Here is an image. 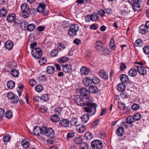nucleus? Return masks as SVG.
I'll return each mask as SVG.
<instances>
[{
  "label": "nucleus",
  "instance_id": "4c0bfd02",
  "mask_svg": "<svg viewBox=\"0 0 149 149\" xmlns=\"http://www.w3.org/2000/svg\"><path fill=\"white\" fill-rule=\"evenodd\" d=\"M80 148L81 149H88V145L85 142H82L80 144Z\"/></svg>",
  "mask_w": 149,
  "mask_h": 149
},
{
  "label": "nucleus",
  "instance_id": "49530a36",
  "mask_svg": "<svg viewBox=\"0 0 149 149\" xmlns=\"http://www.w3.org/2000/svg\"><path fill=\"white\" fill-rule=\"evenodd\" d=\"M10 137L9 134L4 135L3 138V140L4 142H8L10 140Z\"/></svg>",
  "mask_w": 149,
  "mask_h": 149
},
{
  "label": "nucleus",
  "instance_id": "c03bdc74",
  "mask_svg": "<svg viewBox=\"0 0 149 149\" xmlns=\"http://www.w3.org/2000/svg\"><path fill=\"white\" fill-rule=\"evenodd\" d=\"M142 44V41L140 39H137L134 45L136 46H141Z\"/></svg>",
  "mask_w": 149,
  "mask_h": 149
},
{
  "label": "nucleus",
  "instance_id": "c9c22d12",
  "mask_svg": "<svg viewBox=\"0 0 149 149\" xmlns=\"http://www.w3.org/2000/svg\"><path fill=\"white\" fill-rule=\"evenodd\" d=\"M35 27V25L34 24H31L27 25V29L29 31H31L34 30Z\"/></svg>",
  "mask_w": 149,
  "mask_h": 149
},
{
  "label": "nucleus",
  "instance_id": "13d9d810",
  "mask_svg": "<svg viewBox=\"0 0 149 149\" xmlns=\"http://www.w3.org/2000/svg\"><path fill=\"white\" fill-rule=\"evenodd\" d=\"M66 48V47L61 43H59V45L58 47V51H61L63 50Z\"/></svg>",
  "mask_w": 149,
  "mask_h": 149
},
{
  "label": "nucleus",
  "instance_id": "8fccbe9b",
  "mask_svg": "<svg viewBox=\"0 0 149 149\" xmlns=\"http://www.w3.org/2000/svg\"><path fill=\"white\" fill-rule=\"evenodd\" d=\"M5 116L9 119L11 118L12 117V113L11 111L9 110L7 111L6 113Z\"/></svg>",
  "mask_w": 149,
  "mask_h": 149
},
{
  "label": "nucleus",
  "instance_id": "f3484780",
  "mask_svg": "<svg viewBox=\"0 0 149 149\" xmlns=\"http://www.w3.org/2000/svg\"><path fill=\"white\" fill-rule=\"evenodd\" d=\"M70 122L67 119H63L60 121V125L64 127H66L69 126Z\"/></svg>",
  "mask_w": 149,
  "mask_h": 149
},
{
  "label": "nucleus",
  "instance_id": "0e129e2a",
  "mask_svg": "<svg viewBox=\"0 0 149 149\" xmlns=\"http://www.w3.org/2000/svg\"><path fill=\"white\" fill-rule=\"evenodd\" d=\"M29 84L30 86H33L36 84V81L34 79H30L29 81Z\"/></svg>",
  "mask_w": 149,
  "mask_h": 149
},
{
  "label": "nucleus",
  "instance_id": "393cba45",
  "mask_svg": "<svg viewBox=\"0 0 149 149\" xmlns=\"http://www.w3.org/2000/svg\"><path fill=\"white\" fill-rule=\"evenodd\" d=\"M139 32L142 34H145L148 32V29L145 26L141 25L139 28Z\"/></svg>",
  "mask_w": 149,
  "mask_h": 149
},
{
  "label": "nucleus",
  "instance_id": "39448f33",
  "mask_svg": "<svg viewBox=\"0 0 149 149\" xmlns=\"http://www.w3.org/2000/svg\"><path fill=\"white\" fill-rule=\"evenodd\" d=\"M91 146L93 149H101L103 147L102 141L99 140H95L91 143Z\"/></svg>",
  "mask_w": 149,
  "mask_h": 149
},
{
  "label": "nucleus",
  "instance_id": "1a4fd4ad",
  "mask_svg": "<svg viewBox=\"0 0 149 149\" xmlns=\"http://www.w3.org/2000/svg\"><path fill=\"white\" fill-rule=\"evenodd\" d=\"M45 5L44 3H41L38 7L37 8V11L39 13L43 14L44 15H46L48 13L45 10Z\"/></svg>",
  "mask_w": 149,
  "mask_h": 149
},
{
  "label": "nucleus",
  "instance_id": "2f4dec72",
  "mask_svg": "<svg viewBox=\"0 0 149 149\" xmlns=\"http://www.w3.org/2000/svg\"><path fill=\"white\" fill-rule=\"evenodd\" d=\"M89 90L90 92L95 93L98 92V89L94 86H90L89 88Z\"/></svg>",
  "mask_w": 149,
  "mask_h": 149
},
{
  "label": "nucleus",
  "instance_id": "5fc2aeb1",
  "mask_svg": "<svg viewBox=\"0 0 149 149\" xmlns=\"http://www.w3.org/2000/svg\"><path fill=\"white\" fill-rule=\"evenodd\" d=\"M5 110L3 108H0V121H1L4 115Z\"/></svg>",
  "mask_w": 149,
  "mask_h": 149
},
{
  "label": "nucleus",
  "instance_id": "338daca9",
  "mask_svg": "<svg viewBox=\"0 0 149 149\" xmlns=\"http://www.w3.org/2000/svg\"><path fill=\"white\" fill-rule=\"evenodd\" d=\"M120 96L123 98H126L127 97V95L124 91H121L120 93Z\"/></svg>",
  "mask_w": 149,
  "mask_h": 149
},
{
  "label": "nucleus",
  "instance_id": "20e7f679",
  "mask_svg": "<svg viewBox=\"0 0 149 149\" xmlns=\"http://www.w3.org/2000/svg\"><path fill=\"white\" fill-rule=\"evenodd\" d=\"M31 54L33 57L37 59L40 58L42 55V52L39 48H35L33 49Z\"/></svg>",
  "mask_w": 149,
  "mask_h": 149
},
{
  "label": "nucleus",
  "instance_id": "e2e57ef3",
  "mask_svg": "<svg viewBox=\"0 0 149 149\" xmlns=\"http://www.w3.org/2000/svg\"><path fill=\"white\" fill-rule=\"evenodd\" d=\"M118 107L120 110H124L125 108V104L122 103H120L118 106Z\"/></svg>",
  "mask_w": 149,
  "mask_h": 149
},
{
  "label": "nucleus",
  "instance_id": "4d7b16f0",
  "mask_svg": "<svg viewBox=\"0 0 149 149\" xmlns=\"http://www.w3.org/2000/svg\"><path fill=\"white\" fill-rule=\"evenodd\" d=\"M6 14V12L4 8L1 9L0 10V16L3 17Z\"/></svg>",
  "mask_w": 149,
  "mask_h": 149
},
{
  "label": "nucleus",
  "instance_id": "f8f14e48",
  "mask_svg": "<svg viewBox=\"0 0 149 149\" xmlns=\"http://www.w3.org/2000/svg\"><path fill=\"white\" fill-rule=\"evenodd\" d=\"M43 131L40 127L36 126L34 127L33 130V133L36 135L39 136L43 133Z\"/></svg>",
  "mask_w": 149,
  "mask_h": 149
},
{
  "label": "nucleus",
  "instance_id": "58836bf2",
  "mask_svg": "<svg viewBox=\"0 0 149 149\" xmlns=\"http://www.w3.org/2000/svg\"><path fill=\"white\" fill-rule=\"evenodd\" d=\"M84 136L86 137V139L90 140L92 138L93 135L91 132H88L85 134Z\"/></svg>",
  "mask_w": 149,
  "mask_h": 149
},
{
  "label": "nucleus",
  "instance_id": "c85d7f7f",
  "mask_svg": "<svg viewBox=\"0 0 149 149\" xmlns=\"http://www.w3.org/2000/svg\"><path fill=\"white\" fill-rule=\"evenodd\" d=\"M125 85L123 83H121L117 85V89L120 91H124L125 90Z\"/></svg>",
  "mask_w": 149,
  "mask_h": 149
},
{
  "label": "nucleus",
  "instance_id": "a18cd8bd",
  "mask_svg": "<svg viewBox=\"0 0 149 149\" xmlns=\"http://www.w3.org/2000/svg\"><path fill=\"white\" fill-rule=\"evenodd\" d=\"M110 47L111 49L114 50L115 49L114 40L113 38L111 39L110 41Z\"/></svg>",
  "mask_w": 149,
  "mask_h": 149
},
{
  "label": "nucleus",
  "instance_id": "aec40b11",
  "mask_svg": "<svg viewBox=\"0 0 149 149\" xmlns=\"http://www.w3.org/2000/svg\"><path fill=\"white\" fill-rule=\"evenodd\" d=\"M99 17L98 14L95 13H93L90 15L91 20L93 21L96 22Z\"/></svg>",
  "mask_w": 149,
  "mask_h": 149
},
{
  "label": "nucleus",
  "instance_id": "603ef678",
  "mask_svg": "<svg viewBox=\"0 0 149 149\" xmlns=\"http://www.w3.org/2000/svg\"><path fill=\"white\" fill-rule=\"evenodd\" d=\"M58 54V51L56 49H54L50 52V55L52 57L57 56Z\"/></svg>",
  "mask_w": 149,
  "mask_h": 149
},
{
  "label": "nucleus",
  "instance_id": "a211bd4d",
  "mask_svg": "<svg viewBox=\"0 0 149 149\" xmlns=\"http://www.w3.org/2000/svg\"><path fill=\"white\" fill-rule=\"evenodd\" d=\"M134 121V120L133 117L131 116L128 117L126 119V123L124 124V125L128 127L129 125H127V124L130 125L133 123Z\"/></svg>",
  "mask_w": 149,
  "mask_h": 149
},
{
  "label": "nucleus",
  "instance_id": "9b49d317",
  "mask_svg": "<svg viewBox=\"0 0 149 149\" xmlns=\"http://www.w3.org/2000/svg\"><path fill=\"white\" fill-rule=\"evenodd\" d=\"M140 1L139 0H136L132 4V8L135 11H138L140 7Z\"/></svg>",
  "mask_w": 149,
  "mask_h": 149
},
{
  "label": "nucleus",
  "instance_id": "e433bc0d",
  "mask_svg": "<svg viewBox=\"0 0 149 149\" xmlns=\"http://www.w3.org/2000/svg\"><path fill=\"white\" fill-rule=\"evenodd\" d=\"M11 74L13 77H17L19 75L18 71L16 69H12L10 71Z\"/></svg>",
  "mask_w": 149,
  "mask_h": 149
},
{
  "label": "nucleus",
  "instance_id": "cd10ccee",
  "mask_svg": "<svg viewBox=\"0 0 149 149\" xmlns=\"http://www.w3.org/2000/svg\"><path fill=\"white\" fill-rule=\"evenodd\" d=\"M89 119V115L88 113L83 114L81 117L82 121L84 123H87Z\"/></svg>",
  "mask_w": 149,
  "mask_h": 149
},
{
  "label": "nucleus",
  "instance_id": "052dcab7",
  "mask_svg": "<svg viewBox=\"0 0 149 149\" xmlns=\"http://www.w3.org/2000/svg\"><path fill=\"white\" fill-rule=\"evenodd\" d=\"M29 14L28 11H22V16L24 18L27 17Z\"/></svg>",
  "mask_w": 149,
  "mask_h": 149
},
{
  "label": "nucleus",
  "instance_id": "09e8293b",
  "mask_svg": "<svg viewBox=\"0 0 149 149\" xmlns=\"http://www.w3.org/2000/svg\"><path fill=\"white\" fill-rule=\"evenodd\" d=\"M77 123V120L75 118H72L70 121V123L72 126H75Z\"/></svg>",
  "mask_w": 149,
  "mask_h": 149
},
{
  "label": "nucleus",
  "instance_id": "de8ad7c7",
  "mask_svg": "<svg viewBox=\"0 0 149 149\" xmlns=\"http://www.w3.org/2000/svg\"><path fill=\"white\" fill-rule=\"evenodd\" d=\"M41 97L44 101H47L49 99V94H43Z\"/></svg>",
  "mask_w": 149,
  "mask_h": 149
},
{
  "label": "nucleus",
  "instance_id": "6e6552de",
  "mask_svg": "<svg viewBox=\"0 0 149 149\" xmlns=\"http://www.w3.org/2000/svg\"><path fill=\"white\" fill-rule=\"evenodd\" d=\"M43 134H45L47 136L50 138L52 137L54 135V131L51 128H45L43 131Z\"/></svg>",
  "mask_w": 149,
  "mask_h": 149
},
{
  "label": "nucleus",
  "instance_id": "4468645a",
  "mask_svg": "<svg viewBox=\"0 0 149 149\" xmlns=\"http://www.w3.org/2000/svg\"><path fill=\"white\" fill-rule=\"evenodd\" d=\"M98 74L100 76L102 79L105 80L108 79V76L107 73L104 70H100Z\"/></svg>",
  "mask_w": 149,
  "mask_h": 149
},
{
  "label": "nucleus",
  "instance_id": "bf43d9fd",
  "mask_svg": "<svg viewBox=\"0 0 149 149\" xmlns=\"http://www.w3.org/2000/svg\"><path fill=\"white\" fill-rule=\"evenodd\" d=\"M139 105L138 104H134L131 107L132 109L133 110H136L139 108Z\"/></svg>",
  "mask_w": 149,
  "mask_h": 149
},
{
  "label": "nucleus",
  "instance_id": "ea45409f",
  "mask_svg": "<svg viewBox=\"0 0 149 149\" xmlns=\"http://www.w3.org/2000/svg\"><path fill=\"white\" fill-rule=\"evenodd\" d=\"M69 60L68 58L66 57H62L58 59V62L62 63L67 61Z\"/></svg>",
  "mask_w": 149,
  "mask_h": 149
},
{
  "label": "nucleus",
  "instance_id": "b1692460",
  "mask_svg": "<svg viewBox=\"0 0 149 149\" xmlns=\"http://www.w3.org/2000/svg\"><path fill=\"white\" fill-rule=\"evenodd\" d=\"M137 72L136 69L132 68L129 71V75L132 77H135L137 74Z\"/></svg>",
  "mask_w": 149,
  "mask_h": 149
},
{
  "label": "nucleus",
  "instance_id": "7ed1b4c3",
  "mask_svg": "<svg viewBox=\"0 0 149 149\" xmlns=\"http://www.w3.org/2000/svg\"><path fill=\"white\" fill-rule=\"evenodd\" d=\"M80 93L81 95L84 98L86 99V101L93 100L92 97L90 96V93L87 89L85 88H81L80 90Z\"/></svg>",
  "mask_w": 149,
  "mask_h": 149
},
{
  "label": "nucleus",
  "instance_id": "79ce46f5",
  "mask_svg": "<svg viewBox=\"0 0 149 149\" xmlns=\"http://www.w3.org/2000/svg\"><path fill=\"white\" fill-rule=\"evenodd\" d=\"M74 142L77 144H80L82 142V139L81 137H77L74 139Z\"/></svg>",
  "mask_w": 149,
  "mask_h": 149
},
{
  "label": "nucleus",
  "instance_id": "4be33fe9",
  "mask_svg": "<svg viewBox=\"0 0 149 149\" xmlns=\"http://www.w3.org/2000/svg\"><path fill=\"white\" fill-rule=\"evenodd\" d=\"M89 69L85 66H83L80 69V72L83 75L87 74L89 72Z\"/></svg>",
  "mask_w": 149,
  "mask_h": 149
},
{
  "label": "nucleus",
  "instance_id": "412c9836",
  "mask_svg": "<svg viewBox=\"0 0 149 149\" xmlns=\"http://www.w3.org/2000/svg\"><path fill=\"white\" fill-rule=\"evenodd\" d=\"M103 44L100 40L96 41L95 45V47L97 50H100L103 47Z\"/></svg>",
  "mask_w": 149,
  "mask_h": 149
},
{
  "label": "nucleus",
  "instance_id": "a19ab883",
  "mask_svg": "<svg viewBox=\"0 0 149 149\" xmlns=\"http://www.w3.org/2000/svg\"><path fill=\"white\" fill-rule=\"evenodd\" d=\"M35 90L36 91L38 92H41L43 89V87L40 85H38L35 87Z\"/></svg>",
  "mask_w": 149,
  "mask_h": 149
},
{
  "label": "nucleus",
  "instance_id": "2eb2a0df",
  "mask_svg": "<svg viewBox=\"0 0 149 149\" xmlns=\"http://www.w3.org/2000/svg\"><path fill=\"white\" fill-rule=\"evenodd\" d=\"M83 82L86 86H90L92 82V79L89 77H87L83 79Z\"/></svg>",
  "mask_w": 149,
  "mask_h": 149
},
{
  "label": "nucleus",
  "instance_id": "0eeeda50",
  "mask_svg": "<svg viewBox=\"0 0 149 149\" xmlns=\"http://www.w3.org/2000/svg\"><path fill=\"white\" fill-rule=\"evenodd\" d=\"M7 96L9 99L11 100V102L13 103H17L19 100L18 97L17 96H15L14 95L12 92L8 93Z\"/></svg>",
  "mask_w": 149,
  "mask_h": 149
},
{
  "label": "nucleus",
  "instance_id": "3c124183",
  "mask_svg": "<svg viewBox=\"0 0 149 149\" xmlns=\"http://www.w3.org/2000/svg\"><path fill=\"white\" fill-rule=\"evenodd\" d=\"M92 81L94 84H97L100 83V81L99 79L97 77H94L92 79Z\"/></svg>",
  "mask_w": 149,
  "mask_h": 149
},
{
  "label": "nucleus",
  "instance_id": "69168bd1",
  "mask_svg": "<svg viewBox=\"0 0 149 149\" xmlns=\"http://www.w3.org/2000/svg\"><path fill=\"white\" fill-rule=\"evenodd\" d=\"M47 109L45 106H43L40 109V111L42 113H45L47 111Z\"/></svg>",
  "mask_w": 149,
  "mask_h": 149
},
{
  "label": "nucleus",
  "instance_id": "bb28decb",
  "mask_svg": "<svg viewBox=\"0 0 149 149\" xmlns=\"http://www.w3.org/2000/svg\"><path fill=\"white\" fill-rule=\"evenodd\" d=\"M120 79L122 83L123 84L127 82L129 80L128 77L125 74L120 75Z\"/></svg>",
  "mask_w": 149,
  "mask_h": 149
},
{
  "label": "nucleus",
  "instance_id": "f03ea898",
  "mask_svg": "<svg viewBox=\"0 0 149 149\" xmlns=\"http://www.w3.org/2000/svg\"><path fill=\"white\" fill-rule=\"evenodd\" d=\"M79 26L77 24H72L70 26L68 31L69 35L71 37L75 36L77 32L78 31Z\"/></svg>",
  "mask_w": 149,
  "mask_h": 149
},
{
  "label": "nucleus",
  "instance_id": "c756f323",
  "mask_svg": "<svg viewBox=\"0 0 149 149\" xmlns=\"http://www.w3.org/2000/svg\"><path fill=\"white\" fill-rule=\"evenodd\" d=\"M21 145L24 148L27 149L29 146V143L26 140H22L21 142Z\"/></svg>",
  "mask_w": 149,
  "mask_h": 149
},
{
  "label": "nucleus",
  "instance_id": "dca6fc26",
  "mask_svg": "<svg viewBox=\"0 0 149 149\" xmlns=\"http://www.w3.org/2000/svg\"><path fill=\"white\" fill-rule=\"evenodd\" d=\"M16 19V15L14 13L9 15L6 18L7 20L9 22H14Z\"/></svg>",
  "mask_w": 149,
  "mask_h": 149
},
{
  "label": "nucleus",
  "instance_id": "a878e982",
  "mask_svg": "<svg viewBox=\"0 0 149 149\" xmlns=\"http://www.w3.org/2000/svg\"><path fill=\"white\" fill-rule=\"evenodd\" d=\"M13 45L12 42L10 41H8L5 44L6 48L8 50H11L13 47Z\"/></svg>",
  "mask_w": 149,
  "mask_h": 149
},
{
  "label": "nucleus",
  "instance_id": "f257e3e1",
  "mask_svg": "<svg viewBox=\"0 0 149 149\" xmlns=\"http://www.w3.org/2000/svg\"><path fill=\"white\" fill-rule=\"evenodd\" d=\"M93 100L86 101L85 105L88 107H84V109L85 111L87 113H90L91 115H94L96 113L97 108V104L95 103H93Z\"/></svg>",
  "mask_w": 149,
  "mask_h": 149
},
{
  "label": "nucleus",
  "instance_id": "423d86ee",
  "mask_svg": "<svg viewBox=\"0 0 149 149\" xmlns=\"http://www.w3.org/2000/svg\"><path fill=\"white\" fill-rule=\"evenodd\" d=\"M74 100L78 105L81 106H84L86 104L84 102L82 97L80 95H77L76 96Z\"/></svg>",
  "mask_w": 149,
  "mask_h": 149
},
{
  "label": "nucleus",
  "instance_id": "5701e85b",
  "mask_svg": "<svg viewBox=\"0 0 149 149\" xmlns=\"http://www.w3.org/2000/svg\"><path fill=\"white\" fill-rule=\"evenodd\" d=\"M77 130L79 133H83L86 130V127L81 124L77 126Z\"/></svg>",
  "mask_w": 149,
  "mask_h": 149
},
{
  "label": "nucleus",
  "instance_id": "9d476101",
  "mask_svg": "<svg viewBox=\"0 0 149 149\" xmlns=\"http://www.w3.org/2000/svg\"><path fill=\"white\" fill-rule=\"evenodd\" d=\"M138 72L141 74L144 75L146 74V69L142 65H137L136 66Z\"/></svg>",
  "mask_w": 149,
  "mask_h": 149
},
{
  "label": "nucleus",
  "instance_id": "774afa93",
  "mask_svg": "<svg viewBox=\"0 0 149 149\" xmlns=\"http://www.w3.org/2000/svg\"><path fill=\"white\" fill-rule=\"evenodd\" d=\"M100 137L102 139H104L105 136V134L104 131H101L99 134Z\"/></svg>",
  "mask_w": 149,
  "mask_h": 149
},
{
  "label": "nucleus",
  "instance_id": "6e6d98bb",
  "mask_svg": "<svg viewBox=\"0 0 149 149\" xmlns=\"http://www.w3.org/2000/svg\"><path fill=\"white\" fill-rule=\"evenodd\" d=\"M62 109L61 107H58L55 108L54 111L55 113L56 114H60L62 111Z\"/></svg>",
  "mask_w": 149,
  "mask_h": 149
},
{
  "label": "nucleus",
  "instance_id": "864d4df0",
  "mask_svg": "<svg viewBox=\"0 0 149 149\" xmlns=\"http://www.w3.org/2000/svg\"><path fill=\"white\" fill-rule=\"evenodd\" d=\"M143 52L146 54H149V47L148 46H146L143 48Z\"/></svg>",
  "mask_w": 149,
  "mask_h": 149
},
{
  "label": "nucleus",
  "instance_id": "f704fd0d",
  "mask_svg": "<svg viewBox=\"0 0 149 149\" xmlns=\"http://www.w3.org/2000/svg\"><path fill=\"white\" fill-rule=\"evenodd\" d=\"M124 133V130L123 127H120L117 130L116 133L119 136H122Z\"/></svg>",
  "mask_w": 149,
  "mask_h": 149
},
{
  "label": "nucleus",
  "instance_id": "7c9ffc66",
  "mask_svg": "<svg viewBox=\"0 0 149 149\" xmlns=\"http://www.w3.org/2000/svg\"><path fill=\"white\" fill-rule=\"evenodd\" d=\"M60 119L59 116L57 114H54L51 116V119L53 122H57L59 121Z\"/></svg>",
  "mask_w": 149,
  "mask_h": 149
},
{
  "label": "nucleus",
  "instance_id": "72a5a7b5",
  "mask_svg": "<svg viewBox=\"0 0 149 149\" xmlns=\"http://www.w3.org/2000/svg\"><path fill=\"white\" fill-rule=\"evenodd\" d=\"M21 8L22 11H28L29 10V7L26 3H24L21 5Z\"/></svg>",
  "mask_w": 149,
  "mask_h": 149
},
{
  "label": "nucleus",
  "instance_id": "ddd939ff",
  "mask_svg": "<svg viewBox=\"0 0 149 149\" xmlns=\"http://www.w3.org/2000/svg\"><path fill=\"white\" fill-rule=\"evenodd\" d=\"M63 70V72L65 73H70L72 70V66L71 65H62Z\"/></svg>",
  "mask_w": 149,
  "mask_h": 149
},
{
  "label": "nucleus",
  "instance_id": "6ab92c4d",
  "mask_svg": "<svg viewBox=\"0 0 149 149\" xmlns=\"http://www.w3.org/2000/svg\"><path fill=\"white\" fill-rule=\"evenodd\" d=\"M46 71L49 74H52L55 72V68L52 66H49L46 68Z\"/></svg>",
  "mask_w": 149,
  "mask_h": 149
},
{
  "label": "nucleus",
  "instance_id": "37998d69",
  "mask_svg": "<svg viewBox=\"0 0 149 149\" xmlns=\"http://www.w3.org/2000/svg\"><path fill=\"white\" fill-rule=\"evenodd\" d=\"M133 117L134 120L138 121L140 119L141 115L139 113H136L134 115Z\"/></svg>",
  "mask_w": 149,
  "mask_h": 149
},
{
  "label": "nucleus",
  "instance_id": "680f3d73",
  "mask_svg": "<svg viewBox=\"0 0 149 149\" xmlns=\"http://www.w3.org/2000/svg\"><path fill=\"white\" fill-rule=\"evenodd\" d=\"M41 99V97L36 95L33 98L34 102H39Z\"/></svg>",
  "mask_w": 149,
  "mask_h": 149
},
{
  "label": "nucleus",
  "instance_id": "473e14b6",
  "mask_svg": "<svg viewBox=\"0 0 149 149\" xmlns=\"http://www.w3.org/2000/svg\"><path fill=\"white\" fill-rule=\"evenodd\" d=\"M15 85V83L12 80L8 81L7 84V87L10 89H13Z\"/></svg>",
  "mask_w": 149,
  "mask_h": 149
}]
</instances>
